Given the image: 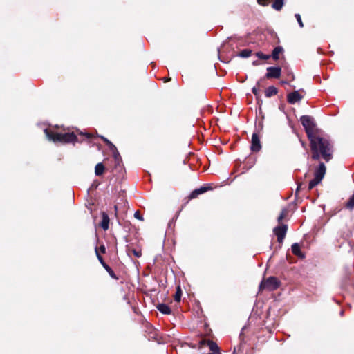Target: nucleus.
Masks as SVG:
<instances>
[{"mask_svg": "<svg viewBox=\"0 0 354 354\" xmlns=\"http://www.w3.org/2000/svg\"><path fill=\"white\" fill-rule=\"evenodd\" d=\"M309 140L313 160H317L322 158L326 162H328L332 159L333 146L329 139L316 135Z\"/></svg>", "mask_w": 354, "mask_h": 354, "instance_id": "1", "label": "nucleus"}, {"mask_svg": "<svg viewBox=\"0 0 354 354\" xmlns=\"http://www.w3.org/2000/svg\"><path fill=\"white\" fill-rule=\"evenodd\" d=\"M114 209H115V215H117V214H118V205H115L114 206Z\"/></svg>", "mask_w": 354, "mask_h": 354, "instance_id": "33", "label": "nucleus"}, {"mask_svg": "<svg viewBox=\"0 0 354 354\" xmlns=\"http://www.w3.org/2000/svg\"><path fill=\"white\" fill-rule=\"evenodd\" d=\"M95 254H96V256L99 260V261L100 262V263L102 265V266L109 272H112V270L111 269V268L105 263V262L103 260V258L102 257V256L99 254V252H98V250L97 248H95Z\"/></svg>", "mask_w": 354, "mask_h": 354, "instance_id": "12", "label": "nucleus"}, {"mask_svg": "<svg viewBox=\"0 0 354 354\" xmlns=\"http://www.w3.org/2000/svg\"><path fill=\"white\" fill-rule=\"evenodd\" d=\"M277 88H275L274 86H269L268 88H267L265 91V95L267 97H270L272 96H274L275 95L277 94Z\"/></svg>", "mask_w": 354, "mask_h": 354, "instance_id": "13", "label": "nucleus"}, {"mask_svg": "<svg viewBox=\"0 0 354 354\" xmlns=\"http://www.w3.org/2000/svg\"><path fill=\"white\" fill-rule=\"evenodd\" d=\"M109 216L103 212L102 213V220L101 222V227L103 230H106L109 228Z\"/></svg>", "mask_w": 354, "mask_h": 354, "instance_id": "11", "label": "nucleus"}, {"mask_svg": "<svg viewBox=\"0 0 354 354\" xmlns=\"http://www.w3.org/2000/svg\"><path fill=\"white\" fill-rule=\"evenodd\" d=\"M158 310L162 313V314L165 315H169L171 313V309L170 308L165 304H160L157 306Z\"/></svg>", "mask_w": 354, "mask_h": 354, "instance_id": "14", "label": "nucleus"}, {"mask_svg": "<svg viewBox=\"0 0 354 354\" xmlns=\"http://www.w3.org/2000/svg\"><path fill=\"white\" fill-rule=\"evenodd\" d=\"M283 51V48L281 46L275 47L272 51V57L274 60H277L279 57V54Z\"/></svg>", "mask_w": 354, "mask_h": 354, "instance_id": "16", "label": "nucleus"}, {"mask_svg": "<svg viewBox=\"0 0 354 354\" xmlns=\"http://www.w3.org/2000/svg\"><path fill=\"white\" fill-rule=\"evenodd\" d=\"M281 69L280 67H268L267 68L266 77L270 78H279L281 76Z\"/></svg>", "mask_w": 354, "mask_h": 354, "instance_id": "8", "label": "nucleus"}, {"mask_svg": "<svg viewBox=\"0 0 354 354\" xmlns=\"http://www.w3.org/2000/svg\"><path fill=\"white\" fill-rule=\"evenodd\" d=\"M286 214H287V210L286 209H284L281 211L280 215L279 216V217L277 218V221L279 223H280L284 218V217L286 216Z\"/></svg>", "mask_w": 354, "mask_h": 354, "instance_id": "23", "label": "nucleus"}, {"mask_svg": "<svg viewBox=\"0 0 354 354\" xmlns=\"http://www.w3.org/2000/svg\"><path fill=\"white\" fill-rule=\"evenodd\" d=\"M256 56L261 59H263V60H267L270 58V55H265L263 54L262 52H257L256 53Z\"/></svg>", "mask_w": 354, "mask_h": 354, "instance_id": "22", "label": "nucleus"}, {"mask_svg": "<svg viewBox=\"0 0 354 354\" xmlns=\"http://www.w3.org/2000/svg\"><path fill=\"white\" fill-rule=\"evenodd\" d=\"M300 187H301V185H299V186L297 187V191H296L297 192H298V190L300 189Z\"/></svg>", "mask_w": 354, "mask_h": 354, "instance_id": "34", "label": "nucleus"}, {"mask_svg": "<svg viewBox=\"0 0 354 354\" xmlns=\"http://www.w3.org/2000/svg\"><path fill=\"white\" fill-rule=\"evenodd\" d=\"M283 6V0H274L272 7L276 10H280Z\"/></svg>", "mask_w": 354, "mask_h": 354, "instance_id": "18", "label": "nucleus"}, {"mask_svg": "<svg viewBox=\"0 0 354 354\" xmlns=\"http://www.w3.org/2000/svg\"><path fill=\"white\" fill-rule=\"evenodd\" d=\"M291 250H292V252L295 255H296L299 257H301V258L304 257V255L301 252L300 246H299V243H293L291 246Z\"/></svg>", "mask_w": 354, "mask_h": 354, "instance_id": "10", "label": "nucleus"}, {"mask_svg": "<svg viewBox=\"0 0 354 354\" xmlns=\"http://www.w3.org/2000/svg\"><path fill=\"white\" fill-rule=\"evenodd\" d=\"M131 252H132L135 257H141L142 255V252H141V250H136V249H132L130 250Z\"/></svg>", "mask_w": 354, "mask_h": 354, "instance_id": "24", "label": "nucleus"}, {"mask_svg": "<svg viewBox=\"0 0 354 354\" xmlns=\"http://www.w3.org/2000/svg\"><path fill=\"white\" fill-rule=\"evenodd\" d=\"M201 194L200 193V191H198V189H195L194 191H193L191 194V198H195L198 195Z\"/></svg>", "mask_w": 354, "mask_h": 354, "instance_id": "26", "label": "nucleus"}, {"mask_svg": "<svg viewBox=\"0 0 354 354\" xmlns=\"http://www.w3.org/2000/svg\"><path fill=\"white\" fill-rule=\"evenodd\" d=\"M346 207L352 209L354 207V192L346 203Z\"/></svg>", "mask_w": 354, "mask_h": 354, "instance_id": "19", "label": "nucleus"}, {"mask_svg": "<svg viewBox=\"0 0 354 354\" xmlns=\"http://www.w3.org/2000/svg\"><path fill=\"white\" fill-rule=\"evenodd\" d=\"M252 93L254 94V95L258 96L259 95V91L256 87L252 88Z\"/></svg>", "mask_w": 354, "mask_h": 354, "instance_id": "31", "label": "nucleus"}, {"mask_svg": "<svg viewBox=\"0 0 354 354\" xmlns=\"http://www.w3.org/2000/svg\"><path fill=\"white\" fill-rule=\"evenodd\" d=\"M100 251H101L102 253H105V252H106V248H105L104 245H101V246L100 247Z\"/></svg>", "mask_w": 354, "mask_h": 354, "instance_id": "32", "label": "nucleus"}, {"mask_svg": "<svg viewBox=\"0 0 354 354\" xmlns=\"http://www.w3.org/2000/svg\"><path fill=\"white\" fill-rule=\"evenodd\" d=\"M300 121L305 129L308 139H310L317 135L314 133L315 124L311 117L308 115H303L301 117Z\"/></svg>", "mask_w": 354, "mask_h": 354, "instance_id": "4", "label": "nucleus"}, {"mask_svg": "<svg viewBox=\"0 0 354 354\" xmlns=\"http://www.w3.org/2000/svg\"><path fill=\"white\" fill-rule=\"evenodd\" d=\"M207 189H209L208 187H201V188L198 189V191H200L201 194H203V193L205 192Z\"/></svg>", "mask_w": 354, "mask_h": 354, "instance_id": "30", "label": "nucleus"}, {"mask_svg": "<svg viewBox=\"0 0 354 354\" xmlns=\"http://www.w3.org/2000/svg\"><path fill=\"white\" fill-rule=\"evenodd\" d=\"M326 167L323 162H320L314 172V178L309 182L308 189L310 190L316 185L319 184L324 178L326 174Z\"/></svg>", "mask_w": 354, "mask_h": 354, "instance_id": "3", "label": "nucleus"}, {"mask_svg": "<svg viewBox=\"0 0 354 354\" xmlns=\"http://www.w3.org/2000/svg\"><path fill=\"white\" fill-rule=\"evenodd\" d=\"M257 2L262 6H267L268 4V0H257Z\"/></svg>", "mask_w": 354, "mask_h": 354, "instance_id": "28", "label": "nucleus"}, {"mask_svg": "<svg viewBox=\"0 0 354 354\" xmlns=\"http://www.w3.org/2000/svg\"><path fill=\"white\" fill-rule=\"evenodd\" d=\"M134 217L138 220L143 221V217L140 215L139 212H136L134 213Z\"/></svg>", "mask_w": 354, "mask_h": 354, "instance_id": "27", "label": "nucleus"}, {"mask_svg": "<svg viewBox=\"0 0 354 354\" xmlns=\"http://www.w3.org/2000/svg\"><path fill=\"white\" fill-rule=\"evenodd\" d=\"M261 149L260 138L257 133H253L251 140V150L253 152H258Z\"/></svg>", "mask_w": 354, "mask_h": 354, "instance_id": "7", "label": "nucleus"}, {"mask_svg": "<svg viewBox=\"0 0 354 354\" xmlns=\"http://www.w3.org/2000/svg\"><path fill=\"white\" fill-rule=\"evenodd\" d=\"M102 139L109 146L115 147L114 145L106 138L102 136Z\"/></svg>", "mask_w": 354, "mask_h": 354, "instance_id": "29", "label": "nucleus"}, {"mask_svg": "<svg viewBox=\"0 0 354 354\" xmlns=\"http://www.w3.org/2000/svg\"><path fill=\"white\" fill-rule=\"evenodd\" d=\"M343 314H344V311H343V310H342V311L340 312V315H342Z\"/></svg>", "mask_w": 354, "mask_h": 354, "instance_id": "36", "label": "nucleus"}, {"mask_svg": "<svg viewBox=\"0 0 354 354\" xmlns=\"http://www.w3.org/2000/svg\"><path fill=\"white\" fill-rule=\"evenodd\" d=\"M181 295H182L181 289H180V286H178L175 296H174L175 301L177 302H179L180 301Z\"/></svg>", "mask_w": 354, "mask_h": 354, "instance_id": "21", "label": "nucleus"}, {"mask_svg": "<svg viewBox=\"0 0 354 354\" xmlns=\"http://www.w3.org/2000/svg\"><path fill=\"white\" fill-rule=\"evenodd\" d=\"M274 233L277 237V241L281 243L285 238L287 232V225H282L274 228Z\"/></svg>", "mask_w": 354, "mask_h": 354, "instance_id": "6", "label": "nucleus"}, {"mask_svg": "<svg viewBox=\"0 0 354 354\" xmlns=\"http://www.w3.org/2000/svg\"><path fill=\"white\" fill-rule=\"evenodd\" d=\"M252 50L250 49H243L239 53V56L241 57L246 58L251 55Z\"/></svg>", "mask_w": 354, "mask_h": 354, "instance_id": "20", "label": "nucleus"}, {"mask_svg": "<svg viewBox=\"0 0 354 354\" xmlns=\"http://www.w3.org/2000/svg\"><path fill=\"white\" fill-rule=\"evenodd\" d=\"M253 64L254 65H257V62H253Z\"/></svg>", "mask_w": 354, "mask_h": 354, "instance_id": "35", "label": "nucleus"}, {"mask_svg": "<svg viewBox=\"0 0 354 354\" xmlns=\"http://www.w3.org/2000/svg\"><path fill=\"white\" fill-rule=\"evenodd\" d=\"M303 97L304 96L299 93V91H295L288 95L287 100L288 103L294 104L296 102H299L303 98Z\"/></svg>", "mask_w": 354, "mask_h": 354, "instance_id": "9", "label": "nucleus"}, {"mask_svg": "<svg viewBox=\"0 0 354 354\" xmlns=\"http://www.w3.org/2000/svg\"><path fill=\"white\" fill-rule=\"evenodd\" d=\"M104 166L103 165L102 163L100 162L95 165V174L96 176H101L104 173Z\"/></svg>", "mask_w": 354, "mask_h": 354, "instance_id": "15", "label": "nucleus"}, {"mask_svg": "<svg viewBox=\"0 0 354 354\" xmlns=\"http://www.w3.org/2000/svg\"><path fill=\"white\" fill-rule=\"evenodd\" d=\"M44 132L48 138L54 142L69 143L77 140V136L74 133H54L49 132L47 129H45Z\"/></svg>", "mask_w": 354, "mask_h": 354, "instance_id": "2", "label": "nucleus"}, {"mask_svg": "<svg viewBox=\"0 0 354 354\" xmlns=\"http://www.w3.org/2000/svg\"><path fill=\"white\" fill-rule=\"evenodd\" d=\"M295 18H296V19H297L299 26L301 28H302L304 26V24L302 22V20H301L300 15L299 14H295Z\"/></svg>", "mask_w": 354, "mask_h": 354, "instance_id": "25", "label": "nucleus"}, {"mask_svg": "<svg viewBox=\"0 0 354 354\" xmlns=\"http://www.w3.org/2000/svg\"><path fill=\"white\" fill-rule=\"evenodd\" d=\"M233 354H234V352L233 353Z\"/></svg>", "mask_w": 354, "mask_h": 354, "instance_id": "37", "label": "nucleus"}, {"mask_svg": "<svg viewBox=\"0 0 354 354\" xmlns=\"http://www.w3.org/2000/svg\"><path fill=\"white\" fill-rule=\"evenodd\" d=\"M207 345L209 348V349L214 352V353H217L218 354H219V348H218V346H217V344L212 342V341H208L207 342Z\"/></svg>", "mask_w": 354, "mask_h": 354, "instance_id": "17", "label": "nucleus"}, {"mask_svg": "<svg viewBox=\"0 0 354 354\" xmlns=\"http://www.w3.org/2000/svg\"><path fill=\"white\" fill-rule=\"evenodd\" d=\"M279 282L274 277H270L267 279L263 281L259 285V290H268L272 291L278 288Z\"/></svg>", "mask_w": 354, "mask_h": 354, "instance_id": "5", "label": "nucleus"}]
</instances>
